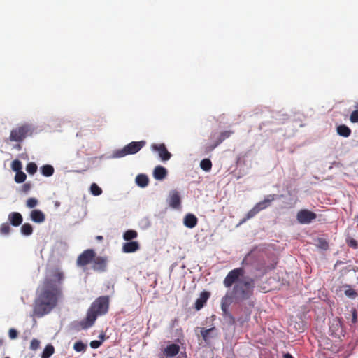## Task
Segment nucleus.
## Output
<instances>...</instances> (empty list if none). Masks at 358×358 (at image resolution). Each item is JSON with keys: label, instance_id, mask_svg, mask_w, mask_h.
Instances as JSON below:
<instances>
[{"label": "nucleus", "instance_id": "1a4fd4ad", "mask_svg": "<svg viewBox=\"0 0 358 358\" xmlns=\"http://www.w3.org/2000/svg\"><path fill=\"white\" fill-rule=\"evenodd\" d=\"M317 217V215L306 209L301 210L297 213L296 219L301 224H308Z\"/></svg>", "mask_w": 358, "mask_h": 358}, {"label": "nucleus", "instance_id": "09e8293b", "mask_svg": "<svg viewBox=\"0 0 358 358\" xmlns=\"http://www.w3.org/2000/svg\"><path fill=\"white\" fill-rule=\"evenodd\" d=\"M283 358H294V357L290 353L287 352L283 355Z\"/></svg>", "mask_w": 358, "mask_h": 358}, {"label": "nucleus", "instance_id": "473e14b6", "mask_svg": "<svg viewBox=\"0 0 358 358\" xmlns=\"http://www.w3.org/2000/svg\"><path fill=\"white\" fill-rule=\"evenodd\" d=\"M316 246L323 250H327L329 248L328 242L322 238H319L316 241Z\"/></svg>", "mask_w": 358, "mask_h": 358}, {"label": "nucleus", "instance_id": "cd10ccee", "mask_svg": "<svg viewBox=\"0 0 358 358\" xmlns=\"http://www.w3.org/2000/svg\"><path fill=\"white\" fill-rule=\"evenodd\" d=\"M200 167L202 170L208 172L211 170L212 162L209 159H203L200 162Z\"/></svg>", "mask_w": 358, "mask_h": 358}, {"label": "nucleus", "instance_id": "c03bdc74", "mask_svg": "<svg viewBox=\"0 0 358 358\" xmlns=\"http://www.w3.org/2000/svg\"><path fill=\"white\" fill-rule=\"evenodd\" d=\"M352 313V320L351 322L352 324H355L357 322V312L355 308H352L351 309Z\"/></svg>", "mask_w": 358, "mask_h": 358}, {"label": "nucleus", "instance_id": "4c0bfd02", "mask_svg": "<svg viewBox=\"0 0 358 358\" xmlns=\"http://www.w3.org/2000/svg\"><path fill=\"white\" fill-rule=\"evenodd\" d=\"M10 231V227L7 223H3L0 227V234L2 235H8Z\"/></svg>", "mask_w": 358, "mask_h": 358}, {"label": "nucleus", "instance_id": "58836bf2", "mask_svg": "<svg viewBox=\"0 0 358 358\" xmlns=\"http://www.w3.org/2000/svg\"><path fill=\"white\" fill-rule=\"evenodd\" d=\"M346 243L348 245L349 247L353 248V249H357L358 248V243L357 241L352 238L348 237L346 238Z\"/></svg>", "mask_w": 358, "mask_h": 358}, {"label": "nucleus", "instance_id": "ddd939ff", "mask_svg": "<svg viewBox=\"0 0 358 358\" xmlns=\"http://www.w3.org/2000/svg\"><path fill=\"white\" fill-rule=\"evenodd\" d=\"M167 202L171 208L174 209L179 208L181 206V199L179 192L176 189L170 191Z\"/></svg>", "mask_w": 358, "mask_h": 358}, {"label": "nucleus", "instance_id": "3c124183", "mask_svg": "<svg viewBox=\"0 0 358 358\" xmlns=\"http://www.w3.org/2000/svg\"><path fill=\"white\" fill-rule=\"evenodd\" d=\"M104 336H105V335H103V334H100V335H99V337L101 338V340H100V341H103V338H104Z\"/></svg>", "mask_w": 358, "mask_h": 358}, {"label": "nucleus", "instance_id": "79ce46f5", "mask_svg": "<svg viewBox=\"0 0 358 358\" xmlns=\"http://www.w3.org/2000/svg\"><path fill=\"white\" fill-rule=\"evenodd\" d=\"M250 317V313L247 312L245 317L241 316L238 317L237 321L240 322L241 324H243L244 322L249 320Z\"/></svg>", "mask_w": 358, "mask_h": 358}, {"label": "nucleus", "instance_id": "4468645a", "mask_svg": "<svg viewBox=\"0 0 358 358\" xmlns=\"http://www.w3.org/2000/svg\"><path fill=\"white\" fill-rule=\"evenodd\" d=\"M92 268L99 272H103L107 268V258L103 257H94L92 261Z\"/></svg>", "mask_w": 358, "mask_h": 358}, {"label": "nucleus", "instance_id": "864d4df0", "mask_svg": "<svg viewBox=\"0 0 358 358\" xmlns=\"http://www.w3.org/2000/svg\"><path fill=\"white\" fill-rule=\"evenodd\" d=\"M283 116L285 117L283 118V120H285V119H287V118L288 117V115H284Z\"/></svg>", "mask_w": 358, "mask_h": 358}, {"label": "nucleus", "instance_id": "aec40b11", "mask_svg": "<svg viewBox=\"0 0 358 358\" xmlns=\"http://www.w3.org/2000/svg\"><path fill=\"white\" fill-rule=\"evenodd\" d=\"M198 219L195 215L192 213H187L183 219L184 225L189 229L195 227L197 224Z\"/></svg>", "mask_w": 358, "mask_h": 358}, {"label": "nucleus", "instance_id": "2eb2a0df", "mask_svg": "<svg viewBox=\"0 0 358 358\" xmlns=\"http://www.w3.org/2000/svg\"><path fill=\"white\" fill-rule=\"evenodd\" d=\"M231 134H233V131H224L221 132L219 136L215 139V142L213 144L208 145V150L212 151L213 150H214L216 147L221 144L225 139L229 138Z\"/></svg>", "mask_w": 358, "mask_h": 358}, {"label": "nucleus", "instance_id": "393cba45", "mask_svg": "<svg viewBox=\"0 0 358 358\" xmlns=\"http://www.w3.org/2000/svg\"><path fill=\"white\" fill-rule=\"evenodd\" d=\"M138 236V233L134 229H128L123 234V239L127 241H133Z\"/></svg>", "mask_w": 358, "mask_h": 358}, {"label": "nucleus", "instance_id": "423d86ee", "mask_svg": "<svg viewBox=\"0 0 358 358\" xmlns=\"http://www.w3.org/2000/svg\"><path fill=\"white\" fill-rule=\"evenodd\" d=\"M277 198H278L277 194L267 195L264 198V200L257 203L255 205V206L247 213V214L245 215V217L242 220L241 223H243L245 221H247L248 220H250V219L254 217L261 210H264L266 208H268V206H270L271 204V202L273 201Z\"/></svg>", "mask_w": 358, "mask_h": 358}, {"label": "nucleus", "instance_id": "20e7f679", "mask_svg": "<svg viewBox=\"0 0 358 358\" xmlns=\"http://www.w3.org/2000/svg\"><path fill=\"white\" fill-rule=\"evenodd\" d=\"M109 299L108 296H100L97 298L88 308L87 314L94 318L95 322L99 315H103L108 311Z\"/></svg>", "mask_w": 358, "mask_h": 358}, {"label": "nucleus", "instance_id": "f3484780", "mask_svg": "<svg viewBox=\"0 0 358 358\" xmlns=\"http://www.w3.org/2000/svg\"><path fill=\"white\" fill-rule=\"evenodd\" d=\"M30 219L35 223L41 224L45 221V215L42 210L34 209L30 213Z\"/></svg>", "mask_w": 358, "mask_h": 358}, {"label": "nucleus", "instance_id": "72a5a7b5", "mask_svg": "<svg viewBox=\"0 0 358 358\" xmlns=\"http://www.w3.org/2000/svg\"><path fill=\"white\" fill-rule=\"evenodd\" d=\"M346 287L348 289L344 291L345 296L351 299H355L357 295V292L352 289L350 285H346Z\"/></svg>", "mask_w": 358, "mask_h": 358}, {"label": "nucleus", "instance_id": "13d9d810", "mask_svg": "<svg viewBox=\"0 0 358 358\" xmlns=\"http://www.w3.org/2000/svg\"><path fill=\"white\" fill-rule=\"evenodd\" d=\"M357 145H358V141H357Z\"/></svg>", "mask_w": 358, "mask_h": 358}, {"label": "nucleus", "instance_id": "4d7b16f0", "mask_svg": "<svg viewBox=\"0 0 358 358\" xmlns=\"http://www.w3.org/2000/svg\"><path fill=\"white\" fill-rule=\"evenodd\" d=\"M1 343H2V341H1V340H0V345H1Z\"/></svg>", "mask_w": 358, "mask_h": 358}, {"label": "nucleus", "instance_id": "6e6d98bb", "mask_svg": "<svg viewBox=\"0 0 358 358\" xmlns=\"http://www.w3.org/2000/svg\"><path fill=\"white\" fill-rule=\"evenodd\" d=\"M59 202H56L55 206H59Z\"/></svg>", "mask_w": 358, "mask_h": 358}, {"label": "nucleus", "instance_id": "dca6fc26", "mask_svg": "<svg viewBox=\"0 0 358 358\" xmlns=\"http://www.w3.org/2000/svg\"><path fill=\"white\" fill-rule=\"evenodd\" d=\"M140 248V245L138 241H130L123 243L122 251L124 253H131L137 251Z\"/></svg>", "mask_w": 358, "mask_h": 358}, {"label": "nucleus", "instance_id": "a211bd4d", "mask_svg": "<svg viewBox=\"0 0 358 358\" xmlns=\"http://www.w3.org/2000/svg\"><path fill=\"white\" fill-rule=\"evenodd\" d=\"M167 174V169L161 165L155 166L152 173L154 178L157 180H163Z\"/></svg>", "mask_w": 358, "mask_h": 358}, {"label": "nucleus", "instance_id": "412c9836", "mask_svg": "<svg viewBox=\"0 0 358 358\" xmlns=\"http://www.w3.org/2000/svg\"><path fill=\"white\" fill-rule=\"evenodd\" d=\"M8 220L13 227H18L22 223L23 217L20 213L13 212L8 215Z\"/></svg>", "mask_w": 358, "mask_h": 358}, {"label": "nucleus", "instance_id": "5fc2aeb1", "mask_svg": "<svg viewBox=\"0 0 358 358\" xmlns=\"http://www.w3.org/2000/svg\"><path fill=\"white\" fill-rule=\"evenodd\" d=\"M342 264V262H341V261H337V262H336V265H337V264Z\"/></svg>", "mask_w": 358, "mask_h": 358}, {"label": "nucleus", "instance_id": "c85d7f7f", "mask_svg": "<svg viewBox=\"0 0 358 358\" xmlns=\"http://www.w3.org/2000/svg\"><path fill=\"white\" fill-rule=\"evenodd\" d=\"M90 192L95 196H99L102 194V189L100 187L98 186L96 183H92L90 185Z\"/></svg>", "mask_w": 358, "mask_h": 358}, {"label": "nucleus", "instance_id": "603ef678", "mask_svg": "<svg viewBox=\"0 0 358 358\" xmlns=\"http://www.w3.org/2000/svg\"><path fill=\"white\" fill-rule=\"evenodd\" d=\"M96 238H97L98 240H102V239H103V237H102L101 236H98L96 237Z\"/></svg>", "mask_w": 358, "mask_h": 358}, {"label": "nucleus", "instance_id": "5701e85b", "mask_svg": "<svg viewBox=\"0 0 358 358\" xmlns=\"http://www.w3.org/2000/svg\"><path fill=\"white\" fill-rule=\"evenodd\" d=\"M137 186L141 188H145L148 186L149 182L148 176L144 173L138 174L135 179Z\"/></svg>", "mask_w": 358, "mask_h": 358}, {"label": "nucleus", "instance_id": "a18cd8bd", "mask_svg": "<svg viewBox=\"0 0 358 358\" xmlns=\"http://www.w3.org/2000/svg\"><path fill=\"white\" fill-rule=\"evenodd\" d=\"M8 336L10 339H15L17 337V331L15 329L11 328L9 329Z\"/></svg>", "mask_w": 358, "mask_h": 358}, {"label": "nucleus", "instance_id": "a878e982", "mask_svg": "<svg viewBox=\"0 0 358 358\" xmlns=\"http://www.w3.org/2000/svg\"><path fill=\"white\" fill-rule=\"evenodd\" d=\"M21 234L25 236H29L33 233L32 225L29 223H24L22 225L20 229Z\"/></svg>", "mask_w": 358, "mask_h": 358}, {"label": "nucleus", "instance_id": "f8f14e48", "mask_svg": "<svg viewBox=\"0 0 358 358\" xmlns=\"http://www.w3.org/2000/svg\"><path fill=\"white\" fill-rule=\"evenodd\" d=\"M95 252L92 249H87L83 252L78 257L77 264L79 266H85L93 261Z\"/></svg>", "mask_w": 358, "mask_h": 358}, {"label": "nucleus", "instance_id": "49530a36", "mask_svg": "<svg viewBox=\"0 0 358 358\" xmlns=\"http://www.w3.org/2000/svg\"><path fill=\"white\" fill-rule=\"evenodd\" d=\"M31 188V185L29 182L24 183L22 186V192L27 193L30 191Z\"/></svg>", "mask_w": 358, "mask_h": 358}, {"label": "nucleus", "instance_id": "7c9ffc66", "mask_svg": "<svg viewBox=\"0 0 358 358\" xmlns=\"http://www.w3.org/2000/svg\"><path fill=\"white\" fill-rule=\"evenodd\" d=\"M15 173H16L14 178L15 182L16 183L24 182L27 178V175L22 171H17Z\"/></svg>", "mask_w": 358, "mask_h": 358}, {"label": "nucleus", "instance_id": "2f4dec72", "mask_svg": "<svg viewBox=\"0 0 358 358\" xmlns=\"http://www.w3.org/2000/svg\"><path fill=\"white\" fill-rule=\"evenodd\" d=\"M224 323L229 326H234L236 324V319L231 313L222 316Z\"/></svg>", "mask_w": 358, "mask_h": 358}, {"label": "nucleus", "instance_id": "c9c22d12", "mask_svg": "<svg viewBox=\"0 0 358 358\" xmlns=\"http://www.w3.org/2000/svg\"><path fill=\"white\" fill-rule=\"evenodd\" d=\"M26 171L28 173L33 175L37 171V165L34 162H29L27 165Z\"/></svg>", "mask_w": 358, "mask_h": 358}, {"label": "nucleus", "instance_id": "c756f323", "mask_svg": "<svg viewBox=\"0 0 358 358\" xmlns=\"http://www.w3.org/2000/svg\"><path fill=\"white\" fill-rule=\"evenodd\" d=\"M87 348V345L81 341H76L73 345V350L77 352H84Z\"/></svg>", "mask_w": 358, "mask_h": 358}, {"label": "nucleus", "instance_id": "bb28decb", "mask_svg": "<svg viewBox=\"0 0 358 358\" xmlns=\"http://www.w3.org/2000/svg\"><path fill=\"white\" fill-rule=\"evenodd\" d=\"M55 348L51 344L47 345L43 350L41 358H50L54 353Z\"/></svg>", "mask_w": 358, "mask_h": 358}, {"label": "nucleus", "instance_id": "f03ea898", "mask_svg": "<svg viewBox=\"0 0 358 358\" xmlns=\"http://www.w3.org/2000/svg\"><path fill=\"white\" fill-rule=\"evenodd\" d=\"M241 266L231 270L223 280L226 288L238 287L253 295L255 280L250 275L257 270V261L251 252L248 253L241 262Z\"/></svg>", "mask_w": 358, "mask_h": 358}, {"label": "nucleus", "instance_id": "f704fd0d", "mask_svg": "<svg viewBox=\"0 0 358 358\" xmlns=\"http://www.w3.org/2000/svg\"><path fill=\"white\" fill-rule=\"evenodd\" d=\"M22 164L19 159H15L12 162L11 169L13 171L17 172L22 171Z\"/></svg>", "mask_w": 358, "mask_h": 358}, {"label": "nucleus", "instance_id": "b1692460", "mask_svg": "<svg viewBox=\"0 0 358 358\" xmlns=\"http://www.w3.org/2000/svg\"><path fill=\"white\" fill-rule=\"evenodd\" d=\"M41 173L45 177H50L54 174L55 169L50 164H45L40 168Z\"/></svg>", "mask_w": 358, "mask_h": 358}, {"label": "nucleus", "instance_id": "a19ab883", "mask_svg": "<svg viewBox=\"0 0 358 358\" xmlns=\"http://www.w3.org/2000/svg\"><path fill=\"white\" fill-rule=\"evenodd\" d=\"M350 120L352 123H358V110L352 112L350 116Z\"/></svg>", "mask_w": 358, "mask_h": 358}, {"label": "nucleus", "instance_id": "4be33fe9", "mask_svg": "<svg viewBox=\"0 0 358 358\" xmlns=\"http://www.w3.org/2000/svg\"><path fill=\"white\" fill-rule=\"evenodd\" d=\"M337 134L340 136L348 138L351 135V129L345 124H339L336 126Z\"/></svg>", "mask_w": 358, "mask_h": 358}, {"label": "nucleus", "instance_id": "9d476101", "mask_svg": "<svg viewBox=\"0 0 358 358\" xmlns=\"http://www.w3.org/2000/svg\"><path fill=\"white\" fill-rule=\"evenodd\" d=\"M94 318L91 317L87 314L86 315V317L81 321H73L71 323V329L76 331H80L81 329H87L90 327H92L94 324L93 321Z\"/></svg>", "mask_w": 358, "mask_h": 358}, {"label": "nucleus", "instance_id": "37998d69", "mask_svg": "<svg viewBox=\"0 0 358 358\" xmlns=\"http://www.w3.org/2000/svg\"><path fill=\"white\" fill-rule=\"evenodd\" d=\"M102 344V341L93 340L90 342V347L93 349H97Z\"/></svg>", "mask_w": 358, "mask_h": 358}, {"label": "nucleus", "instance_id": "6e6552de", "mask_svg": "<svg viewBox=\"0 0 358 358\" xmlns=\"http://www.w3.org/2000/svg\"><path fill=\"white\" fill-rule=\"evenodd\" d=\"M200 334L206 345L210 346L213 344V340L218 336V330L215 327L209 329L201 327Z\"/></svg>", "mask_w": 358, "mask_h": 358}, {"label": "nucleus", "instance_id": "9b49d317", "mask_svg": "<svg viewBox=\"0 0 358 358\" xmlns=\"http://www.w3.org/2000/svg\"><path fill=\"white\" fill-rule=\"evenodd\" d=\"M151 150L158 153V156L162 161H168L171 159L172 155L168 151L164 143H154L151 145Z\"/></svg>", "mask_w": 358, "mask_h": 358}, {"label": "nucleus", "instance_id": "e433bc0d", "mask_svg": "<svg viewBox=\"0 0 358 358\" xmlns=\"http://www.w3.org/2000/svg\"><path fill=\"white\" fill-rule=\"evenodd\" d=\"M38 205V200L34 197L29 198L26 202V206L28 208H34Z\"/></svg>", "mask_w": 358, "mask_h": 358}, {"label": "nucleus", "instance_id": "7ed1b4c3", "mask_svg": "<svg viewBox=\"0 0 358 358\" xmlns=\"http://www.w3.org/2000/svg\"><path fill=\"white\" fill-rule=\"evenodd\" d=\"M231 287V289L227 291L221 300L222 316L231 313L229 308L232 303H241L252 296L238 287L232 286Z\"/></svg>", "mask_w": 358, "mask_h": 358}, {"label": "nucleus", "instance_id": "8fccbe9b", "mask_svg": "<svg viewBox=\"0 0 358 358\" xmlns=\"http://www.w3.org/2000/svg\"><path fill=\"white\" fill-rule=\"evenodd\" d=\"M145 221L146 222V227H149L150 226V223L148 219H145Z\"/></svg>", "mask_w": 358, "mask_h": 358}, {"label": "nucleus", "instance_id": "6ab92c4d", "mask_svg": "<svg viewBox=\"0 0 358 358\" xmlns=\"http://www.w3.org/2000/svg\"><path fill=\"white\" fill-rule=\"evenodd\" d=\"M210 297V293L206 291H203L200 294L199 297L195 301V309L196 310H201L204 305L206 303L208 299Z\"/></svg>", "mask_w": 358, "mask_h": 358}, {"label": "nucleus", "instance_id": "0eeeda50", "mask_svg": "<svg viewBox=\"0 0 358 358\" xmlns=\"http://www.w3.org/2000/svg\"><path fill=\"white\" fill-rule=\"evenodd\" d=\"M31 134L29 125L24 124L11 130L9 140L13 142L21 143Z\"/></svg>", "mask_w": 358, "mask_h": 358}, {"label": "nucleus", "instance_id": "ea45409f", "mask_svg": "<svg viewBox=\"0 0 358 358\" xmlns=\"http://www.w3.org/2000/svg\"><path fill=\"white\" fill-rule=\"evenodd\" d=\"M40 346V341L36 339V338H33L31 341V343H30V349L31 350H36L37 349H38Z\"/></svg>", "mask_w": 358, "mask_h": 358}, {"label": "nucleus", "instance_id": "39448f33", "mask_svg": "<svg viewBox=\"0 0 358 358\" xmlns=\"http://www.w3.org/2000/svg\"><path fill=\"white\" fill-rule=\"evenodd\" d=\"M146 144L145 141H131L121 149L113 151L111 158H122L129 155H135Z\"/></svg>", "mask_w": 358, "mask_h": 358}, {"label": "nucleus", "instance_id": "de8ad7c7", "mask_svg": "<svg viewBox=\"0 0 358 358\" xmlns=\"http://www.w3.org/2000/svg\"><path fill=\"white\" fill-rule=\"evenodd\" d=\"M13 149L20 151V150H22V146L21 145V144L20 143H18L13 146Z\"/></svg>", "mask_w": 358, "mask_h": 358}, {"label": "nucleus", "instance_id": "f257e3e1", "mask_svg": "<svg viewBox=\"0 0 358 358\" xmlns=\"http://www.w3.org/2000/svg\"><path fill=\"white\" fill-rule=\"evenodd\" d=\"M62 278V273H57L53 278H46L43 285L37 289L33 306L34 315L42 317L56 307L62 295L59 284Z\"/></svg>", "mask_w": 358, "mask_h": 358}]
</instances>
